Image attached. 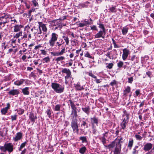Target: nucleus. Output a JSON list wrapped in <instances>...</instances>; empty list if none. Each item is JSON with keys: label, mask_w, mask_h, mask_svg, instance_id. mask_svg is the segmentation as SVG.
Returning <instances> with one entry per match:
<instances>
[{"label": "nucleus", "mask_w": 154, "mask_h": 154, "mask_svg": "<svg viewBox=\"0 0 154 154\" xmlns=\"http://www.w3.org/2000/svg\"><path fill=\"white\" fill-rule=\"evenodd\" d=\"M98 27L102 29V30H100L98 32L96 33L95 35V38H101L104 39L106 34V31L105 27L103 24L101 23V22L99 20V22L97 23Z\"/></svg>", "instance_id": "f257e3e1"}, {"label": "nucleus", "mask_w": 154, "mask_h": 154, "mask_svg": "<svg viewBox=\"0 0 154 154\" xmlns=\"http://www.w3.org/2000/svg\"><path fill=\"white\" fill-rule=\"evenodd\" d=\"M58 37V35L55 32L52 33L51 38L49 41L48 44L50 46L53 47L55 45Z\"/></svg>", "instance_id": "f03ea898"}, {"label": "nucleus", "mask_w": 154, "mask_h": 154, "mask_svg": "<svg viewBox=\"0 0 154 154\" xmlns=\"http://www.w3.org/2000/svg\"><path fill=\"white\" fill-rule=\"evenodd\" d=\"M0 149L3 152L8 151L9 152H11L13 150V145L11 143H6L4 146H0Z\"/></svg>", "instance_id": "7ed1b4c3"}, {"label": "nucleus", "mask_w": 154, "mask_h": 154, "mask_svg": "<svg viewBox=\"0 0 154 154\" xmlns=\"http://www.w3.org/2000/svg\"><path fill=\"white\" fill-rule=\"evenodd\" d=\"M26 26L20 25V39H25L26 38L27 35L26 33L25 29Z\"/></svg>", "instance_id": "20e7f679"}, {"label": "nucleus", "mask_w": 154, "mask_h": 154, "mask_svg": "<svg viewBox=\"0 0 154 154\" xmlns=\"http://www.w3.org/2000/svg\"><path fill=\"white\" fill-rule=\"evenodd\" d=\"M58 19L54 20H53L50 21L48 23L50 24V26L52 28V29L56 30L60 27V23L58 22Z\"/></svg>", "instance_id": "39448f33"}, {"label": "nucleus", "mask_w": 154, "mask_h": 154, "mask_svg": "<svg viewBox=\"0 0 154 154\" xmlns=\"http://www.w3.org/2000/svg\"><path fill=\"white\" fill-rule=\"evenodd\" d=\"M35 45V43H32L29 45V51H32L33 53H35L36 51H38L39 49L42 47L41 45L40 44L38 45H37L35 46L34 49L33 50H32V47L34 46Z\"/></svg>", "instance_id": "423d86ee"}, {"label": "nucleus", "mask_w": 154, "mask_h": 154, "mask_svg": "<svg viewBox=\"0 0 154 154\" xmlns=\"http://www.w3.org/2000/svg\"><path fill=\"white\" fill-rule=\"evenodd\" d=\"M62 48L60 52H51V53L54 56H61L66 53L65 47H64L63 46H62Z\"/></svg>", "instance_id": "0eeeda50"}, {"label": "nucleus", "mask_w": 154, "mask_h": 154, "mask_svg": "<svg viewBox=\"0 0 154 154\" xmlns=\"http://www.w3.org/2000/svg\"><path fill=\"white\" fill-rule=\"evenodd\" d=\"M61 72L63 73H65L66 74V75L65 77V79H67L71 77V72L69 69L66 68L63 69Z\"/></svg>", "instance_id": "6e6552de"}, {"label": "nucleus", "mask_w": 154, "mask_h": 154, "mask_svg": "<svg viewBox=\"0 0 154 154\" xmlns=\"http://www.w3.org/2000/svg\"><path fill=\"white\" fill-rule=\"evenodd\" d=\"M71 126L73 131L76 130L77 131H78V125H77V119H73L72 122Z\"/></svg>", "instance_id": "1a4fd4ad"}, {"label": "nucleus", "mask_w": 154, "mask_h": 154, "mask_svg": "<svg viewBox=\"0 0 154 154\" xmlns=\"http://www.w3.org/2000/svg\"><path fill=\"white\" fill-rule=\"evenodd\" d=\"M123 53L122 58L124 60H125L127 58L129 54V51L125 48L123 50Z\"/></svg>", "instance_id": "9d476101"}, {"label": "nucleus", "mask_w": 154, "mask_h": 154, "mask_svg": "<svg viewBox=\"0 0 154 154\" xmlns=\"http://www.w3.org/2000/svg\"><path fill=\"white\" fill-rule=\"evenodd\" d=\"M38 24L39 28H42V29L44 32H47V29L46 26L45 24L43 23L42 22H38Z\"/></svg>", "instance_id": "9b49d317"}, {"label": "nucleus", "mask_w": 154, "mask_h": 154, "mask_svg": "<svg viewBox=\"0 0 154 154\" xmlns=\"http://www.w3.org/2000/svg\"><path fill=\"white\" fill-rule=\"evenodd\" d=\"M21 1V4L20 5L21 7H23L24 8H26L29 9L30 8V6L27 4L26 1V0H20Z\"/></svg>", "instance_id": "f8f14e48"}, {"label": "nucleus", "mask_w": 154, "mask_h": 154, "mask_svg": "<svg viewBox=\"0 0 154 154\" xmlns=\"http://www.w3.org/2000/svg\"><path fill=\"white\" fill-rule=\"evenodd\" d=\"M108 10L109 12L116 13L117 11L116 6L113 5L110 6L109 7V8L108 9Z\"/></svg>", "instance_id": "ddd939ff"}, {"label": "nucleus", "mask_w": 154, "mask_h": 154, "mask_svg": "<svg viewBox=\"0 0 154 154\" xmlns=\"http://www.w3.org/2000/svg\"><path fill=\"white\" fill-rule=\"evenodd\" d=\"M152 144L150 143H147L144 145L143 149L145 151H148L152 148Z\"/></svg>", "instance_id": "4468645a"}, {"label": "nucleus", "mask_w": 154, "mask_h": 154, "mask_svg": "<svg viewBox=\"0 0 154 154\" xmlns=\"http://www.w3.org/2000/svg\"><path fill=\"white\" fill-rule=\"evenodd\" d=\"M90 3L88 1H87L83 3L79 4L78 5V7L80 8H87L88 7Z\"/></svg>", "instance_id": "2eb2a0df"}, {"label": "nucleus", "mask_w": 154, "mask_h": 154, "mask_svg": "<svg viewBox=\"0 0 154 154\" xmlns=\"http://www.w3.org/2000/svg\"><path fill=\"white\" fill-rule=\"evenodd\" d=\"M27 48V44L23 43L20 48L21 49L20 50V54H21L22 52H24L26 50V48Z\"/></svg>", "instance_id": "dca6fc26"}, {"label": "nucleus", "mask_w": 154, "mask_h": 154, "mask_svg": "<svg viewBox=\"0 0 154 154\" xmlns=\"http://www.w3.org/2000/svg\"><path fill=\"white\" fill-rule=\"evenodd\" d=\"M64 43V42L63 41L62 39H60L57 42H56L55 46L57 47H58L59 49L60 47L62 46V45Z\"/></svg>", "instance_id": "f3484780"}, {"label": "nucleus", "mask_w": 154, "mask_h": 154, "mask_svg": "<svg viewBox=\"0 0 154 154\" xmlns=\"http://www.w3.org/2000/svg\"><path fill=\"white\" fill-rule=\"evenodd\" d=\"M10 105L9 103L7 104V106L2 109L1 110V112L2 114L5 115L7 112L8 110L9 109Z\"/></svg>", "instance_id": "a211bd4d"}, {"label": "nucleus", "mask_w": 154, "mask_h": 154, "mask_svg": "<svg viewBox=\"0 0 154 154\" xmlns=\"http://www.w3.org/2000/svg\"><path fill=\"white\" fill-rule=\"evenodd\" d=\"M54 90L57 93H60L63 91V87H52Z\"/></svg>", "instance_id": "6ab92c4d"}, {"label": "nucleus", "mask_w": 154, "mask_h": 154, "mask_svg": "<svg viewBox=\"0 0 154 154\" xmlns=\"http://www.w3.org/2000/svg\"><path fill=\"white\" fill-rule=\"evenodd\" d=\"M149 57L147 55H145L144 57H141V62L142 63L145 64L147 60H149Z\"/></svg>", "instance_id": "aec40b11"}, {"label": "nucleus", "mask_w": 154, "mask_h": 154, "mask_svg": "<svg viewBox=\"0 0 154 154\" xmlns=\"http://www.w3.org/2000/svg\"><path fill=\"white\" fill-rule=\"evenodd\" d=\"M71 116L73 117V119H76V117L77 116L76 109H72Z\"/></svg>", "instance_id": "412c9836"}, {"label": "nucleus", "mask_w": 154, "mask_h": 154, "mask_svg": "<svg viewBox=\"0 0 154 154\" xmlns=\"http://www.w3.org/2000/svg\"><path fill=\"white\" fill-rule=\"evenodd\" d=\"M91 123L92 126L94 125V124L97 125L98 123V120L97 118L95 117H93L91 119Z\"/></svg>", "instance_id": "4be33fe9"}, {"label": "nucleus", "mask_w": 154, "mask_h": 154, "mask_svg": "<svg viewBox=\"0 0 154 154\" xmlns=\"http://www.w3.org/2000/svg\"><path fill=\"white\" fill-rule=\"evenodd\" d=\"M65 59V57L63 56L59 57L55 59V61L58 63L59 61H61L64 60Z\"/></svg>", "instance_id": "5701e85b"}, {"label": "nucleus", "mask_w": 154, "mask_h": 154, "mask_svg": "<svg viewBox=\"0 0 154 154\" xmlns=\"http://www.w3.org/2000/svg\"><path fill=\"white\" fill-rule=\"evenodd\" d=\"M128 28L127 27H123L122 29V32L123 35H125L128 32Z\"/></svg>", "instance_id": "b1692460"}, {"label": "nucleus", "mask_w": 154, "mask_h": 154, "mask_svg": "<svg viewBox=\"0 0 154 154\" xmlns=\"http://www.w3.org/2000/svg\"><path fill=\"white\" fill-rule=\"evenodd\" d=\"M29 88L28 87H26L25 88L22 89V92L23 94L25 95H28L29 94V91H28Z\"/></svg>", "instance_id": "393cba45"}, {"label": "nucleus", "mask_w": 154, "mask_h": 154, "mask_svg": "<svg viewBox=\"0 0 154 154\" xmlns=\"http://www.w3.org/2000/svg\"><path fill=\"white\" fill-rule=\"evenodd\" d=\"M18 93V91L16 90H14L11 91L9 93V94H12L13 95L17 94Z\"/></svg>", "instance_id": "a878e982"}, {"label": "nucleus", "mask_w": 154, "mask_h": 154, "mask_svg": "<svg viewBox=\"0 0 154 154\" xmlns=\"http://www.w3.org/2000/svg\"><path fill=\"white\" fill-rule=\"evenodd\" d=\"M63 38L65 42L66 45H68L69 43V40L68 37L67 36H63Z\"/></svg>", "instance_id": "bb28decb"}, {"label": "nucleus", "mask_w": 154, "mask_h": 154, "mask_svg": "<svg viewBox=\"0 0 154 154\" xmlns=\"http://www.w3.org/2000/svg\"><path fill=\"white\" fill-rule=\"evenodd\" d=\"M29 117L32 121H34L37 118V117L35 116L32 113L30 114Z\"/></svg>", "instance_id": "cd10ccee"}, {"label": "nucleus", "mask_w": 154, "mask_h": 154, "mask_svg": "<svg viewBox=\"0 0 154 154\" xmlns=\"http://www.w3.org/2000/svg\"><path fill=\"white\" fill-rule=\"evenodd\" d=\"M86 150V148L84 146L80 148L79 149V152L81 154H84Z\"/></svg>", "instance_id": "c85d7f7f"}, {"label": "nucleus", "mask_w": 154, "mask_h": 154, "mask_svg": "<svg viewBox=\"0 0 154 154\" xmlns=\"http://www.w3.org/2000/svg\"><path fill=\"white\" fill-rule=\"evenodd\" d=\"M128 122V121L123 120L121 124L122 128L123 129H124L126 127V125Z\"/></svg>", "instance_id": "c756f323"}, {"label": "nucleus", "mask_w": 154, "mask_h": 154, "mask_svg": "<svg viewBox=\"0 0 154 154\" xmlns=\"http://www.w3.org/2000/svg\"><path fill=\"white\" fill-rule=\"evenodd\" d=\"M72 46H75L78 43V40L76 39H74L70 40Z\"/></svg>", "instance_id": "7c9ffc66"}, {"label": "nucleus", "mask_w": 154, "mask_h": 154, "mask_svg": "<svg viewBox=\"0 0 154 154\" xmlns=\"http://www.w3.org/2000/svg\"><path fill=\"white\" fill-rule=\"evenodd\" d=\"M42 60L44 61L43 63H48L50 61V58L49 56L46 57L44 58H43Z\"/></svg>", "instance_id": "2f4dec72"}, {"label": "nucleus", "mask_w": 154, "mask_h": 154, "mask_svg": "<svg viewBox=\"0 0 154 154\" xmlns=\"http://www.w3.org/2000/svg\"><path fill=\"white\" fill-rule=\"evenodd\" d=\"M85 57H88L91 59H94V57H92V56L90 55L88 52H87L85 54Z\"/></svg>", "instance_id": "473e14b6"}, {"label": "nucleus", "mask_w": 154, "mask_h": 154, "mask_svg": "<svg viewBox=\"0 0 154 154\" xmlns=\"http://www.w3.org/2000/svg\"><path fill=\"white\" fill-rule=\"evenodd\" d=\"M124 63L123 62L121 61H119L117 63V66L119 68H121L123 67Z\"/></svg>", "instance_id": "72a5a7b5"}, {"label": "nucleus", "mask_w": 154, "mask_h": 154, "mask_svg": "<svg viewBox=\"0 0 154 154\" xmlns=\"http://www.w3.org/2000/svg\"><path fill=\"white\" fill-rule=\"evenodd\" d=\"M19 140V132H18L15 137H14L13 140L17 141Z\"/></svg>", "instance_id": "f704fd0d"}, {"label": "nucleus", "mask_w": 154, "mask_h": 154, "mask_svg": "<svg viewBox=\"0 0 154 154\" xmlns=\"http://www.w3.org/2000/svg\"><path fill=\"white\" fill-rule=\"evenodd\" d=\"M35 31L37 30L36 29H35ZM42 33V30L41 29V28H40L39 27H38V29H37V31H35V32H34V33L35 34H36L37 35H38L39 34H41Z\"/></svg>", "instance_id": "c9c22d12"}, {"label": "nucleus", "mask_w": 154, "mask_h": 154, "mask_svg": "<svg viewBox=\"0 0 154 154\" xmlns=\"http://www.w3.org/2000/svg\"><path fill=\"white\" fill-rule=\"evenodd\" d=\"M14 31L17 32L19 31V26L18 25H16L14 26Z\"/></svg>", "instance_id": "e433bc0d"}, {"label": "nucleus", "mask_w": 154, "mask_h": 154, "mask_svg": "<svg viewBox=\"0 0 154 154\" xmlns=\"http://www.w3.org/2000/svg\"><path fill=\"white\" fill-rule=\"evenodd\" d=\"M69 101L70 104V105L72 109H76V108L75 107V105L72 101L71 100H69Z\"/></svg>", "instance_id": "4c0bfd02"}, {"label": "nucleus", "mask_w": 154, "mask_h": 154, "mask_svg": "<svg viewBox=\"0 0 154 154\" xmlns=\"http://www.w3.org/2000/svg\"><path fill=\"white\" fill-rule=\"evenodd\" d=\"M112 43L114 45V48H119V47L118 46V45L116 44V41L113 38H112Z\"/></svg>", "instance_id": "58836bf2"}, {"label": "nucleus", "mask_w": 154, "mask_h": 154, "mask_svg": "<svg viewBox=\"0 0 154 154\" xmlns=\"http://www.w3.org/2000/svg\"><path fill=\"white\" fill-rule=\"evenodd\" d=\"M121 149V147L120 146L119 148L116 147L115 148V150L114 151V153L115 154H118L120 152Z\"/></svg>", "instance_id": "ea45409f"}, {"label": "nucleus", "mask_w": 154, "mask_h": 154, "mask_svg": "<svg viewBox=\"0 0 154 154\" xmlns=\"http://www.w3.org/2000/svg\"><path fill=\"white\" fill-rule=\"evenodd\" d=\"M113 64L112 63H109L108 64V65L106 66V67L107 69H111L112 68Z\"/></svg>", "instance_id": "a19ab883"}, {"label": "nucleus", "mask_w": 154, "mask_h": 154, "mask_svg": "<svg viewBox=\"0 0 154 154\" xmlns=\"http://www.w3.org/2000/svg\"><path fill=\"white\" fill-rule=\"evenodd\" d=\"M91 29L93 31H98V29L97 27L95 25H93L90 26Z\"/></svg>", "instance_id": "79ce46f5"}, {"label": "nucleus", "mask_w": 154, "mask_h": 154, "mask_svg": "<svg viewBox=\"0 0 154 154\" xmlns=\"http://www.w3.org/2000/svg\"><path fill=\"white\" fill-rule=\"evenodd\" d=\"M115 146V142L113 141L109 144L107 146L108 148L110 149L113 148Z\"/></svg>", "instance_id": "37998d69"}, {"label": "nucleus", "mask_w": 154, "mask_h": 154, "mask_svg": "<svg viewBox=\"0 0 154 154\" xmlns=\"http://www.w3.org/2000/svg\"><path fill=\"white\" fill-rule=\"evenodd\" d=\"M123 117V120L128 121V114L125 113H124V115Z\"/></svg>", "instance_id": "c03bdc74"}, {"label": "nucleus", "mask_w": 154, "mask_h": 154, "mask_svg": "<svg viewBox=\"0 0 154 154\" xmlns=\"http://www.w3.org/2000/svg\"><path fill=\"white\" fill-rule=\"evenodd\" d=\"M4 14H5V15L4 16H2L1 17L2 20L3 18H5L6 19H7L9 17V16H10L9 15L7 14H5V13H4Z\"/></svg>", "instance_id": "a18cd8bd"}, {"label": "nucleus", "mask_w": 154, "mask_h": 154, "mask_svg": "<svg viewBox=\"0 0 154 154\" xmlns=\"http://www.w3.org/2000/svg\"><path fill=\"white\" fill-rule=\"evenodd\" d=\"M84 23L85 26H86L87 25L93 24V22H89V20H84Z\"/></svg>", "instance_id": "49530a36"}, {"label": "nucleus", "mask_w": 154, "mask_h": 154, "mask_svg": "<svg viewBox=\"0 0 154 154\" xmlns=\"http://www.w3.org/2000/svg\"><path fill=\"white\" fill-rule=\"evenodd\" d=\"M12 83H14L16 85L19 86V80L15 81V80L14 79L12 81Z\"/></svg>", "instance_id": "de8ad7c7"}, {"label": "nucleus", "mask_w": 154, "mask_h": 154, "mask_svg": "<svg viewBox=\"0 0 154 154\" xmlns=\"http://www.w3.org/2000/svg\"><path fill=\"white\" fill-rule=\"evenodd\" d=\"M146 74L150 78H151L153 76L152 72L149 71H148L146 72Z\"/></svg>", "instance_id": "09e8293b"}, {"label": "nucleus", "mask_w": 154, "mask_h": 154, "mask_svg": "<svg viewBox=\"0 0 154 154\" xmlns=\"http://www.w3.org/2000/svg\"><path fill=\"white\" fill-rule=\"evenodd\" d=\"M88 75L90 76H91V77L92 78H94V79H96V76H95L94 75L93 73H92V71H91V72H89L88 73Z\"/></svg>", "instance_id": "8fccbe9b"}, {"label": "nucleus", "mask_w": 154, "mask_h": 154, "mask_svg": "<svg viewBox=\"0 0 154 154\" xmlns=\"http://www.w3.org/2000/svg\"><path fill=\"white\" fill-rule=\"evenodd\" d=\"M133 140H130L128 143V146L129 147H130V148L132 146L133 144Z\"/></svg>", "instance_id": "3c124183"}, {"label": "nucleus", "mask_w": 154, "mask_h": 154, "mask_svg": "<svg viewBox=\"0 0 154 154\" xmlns=\"http://www.w3.org/2000/svg\"><path fill=\"white\" fill-rule=\"evenodd\" d=\"M83 110L87 113H88L89 112V109L88 107H85L82 108Z\"/></svg>", "instance_id": "603ef678"}, {"label": "nucleus", "mask_w": 154, "mask_h": 154, "mask_svg": "<svg viewBox=\"0 0 154 154\" xmlns=\"http://www.w3.org/2000/svg\"><path fill=\"white\" fill-rule=\"evenodd\" d=\"M22 84L26 85V81L25 80L23 79L20 80V85Z\"/></svg>", "instance_id": "864d4df0"}, {"label": "nucleus", "mask_w": 154, "mask_h": 154, "mask_svg": "<svg viewBox=\"0 0 154 154\" xmlns=\"http://www.w3.org/2000/svg\"><path fill=\"white\" fill-rule=\"evenodd\" d=\"M26 14L25 13H23V12H21L20 13V17L21 18H23V17H24L25 16H26Z\"/></svg>", "instance_id": "5fc2aeb1"}, {"label": "nucleus", "mask_w": 154, "mask_h": 154, "mask_svg": "<svg viewBox=\"0 0 154 154\" xmlns=\"http://www.w3.org/2000/svg\"><path fill=\"white\" fill-rule=\"evenodd\" d=\"M130 91V87H127L124 91V93L125 94H126L127 93H129Z\"/></svg>", "instance_id": "6e6d98bb"}, {"label": "nucleus", "mask_w": 154, "mask_h": 154, "mask_svg": "<svg viewBox=\"0 0 154 154\" xmlns=\"http://www.w3.org/2000/svg\"><path fill=\"white\" fill-rule=\"evenodd\" d=\"M32 3L34 6L35 7L38 6V3L36 2V0H33L32 1Z\"/></svg>", "instance_id": "4d7b16f0"}, {"label": "nucleus", "mask_w": 154, "mask_h": 154, "mask_svg": "<svg viewBox=\"0 0 154 154\" xmlns=\"http://www.w3.org/2000/svg\"><path fill=\"white\" fill-rule=\"evenodd\" d=\"M60 105H56L55 108V110L57 111H59L60 110Z\"/></svg>", "instance_id": "13d9d810"}, {"label": "nucleus", "mask_w": 154, "mask_h": 154, "mask_svg": "<svg viewBox=\"0 0 154 154\" xmlns=\"http://www.w3.org/2000/svg\"><path fill=\"white\" fill-rule=\"evenodd\" d=\"M46 113L49 118L51 117V112L50 109H48L46 111Z\"/></svg>", "instance_id": "bf43d9fd"}, {"label": "nucleus", "mask_w": 154, "mask_h": 154, "mask_svg": "<svg viewBox=\"0 0 154 154\" xmlns=\"http://www.w3.org/2000/svg\"><path fill=\"white\" fill-rule=\"evenodd\" d=\"M135 137L137 140H141L142 138V137L141 136L137 134L135 135Z\"/></svg>", "instance_id": "052dcab7"}, {"label": "nucleus", "mask_w": 154, "mask_h": 154, "mask_svg": "<svg viewBox=\"0 0 154 154\" xmlns=\"http://www.w3.org/2000/svg\"><path fill=\"white\" fill-rule=\"evenodd\" d=\"M133 81V78L131 77L128 78V82L130 83H131Z\"/></svg>", "instance_id": "680f3d73"}, {"label": "nucleus", "mask_w": 154, "mask_h": 154, "mask_svg": "<svg viewBox=\"0 0 154 154\" xmlns=\"http://www.w3.org/2000/svg\"><path fill=\"white\" fill-rule=\"evenodd\" d=\"M40 51H41V54L45 55L47 54V51L45 50H41Z\"/></svg>", "instance_id": "e2e57ef3"}, {"label": "nucleus", "mask_w": 154, "mask_h": 154, "mask_svg": "<svg viewBox=\"0 0 154 154\" xmlns=\"http://www.w3.org/2000/svg\"><path fill=\"white\" fill-rule=\"evenodd\" d=\"M116 82L115 80H113L112 82H111L110 83V85L112 86H114L116 85Z\"/></svg>", "instance_id": "0e129e2a"}, {"label": "nucleus", "mask_w": 154, "mask_h": 154, "mask_svg": "<svg viewBox=\"0 0 154 154\" xmlns=\"http://www.w3.org/2000/svg\"><path fill=\"white\" fill-rule=\"evenodd\" d=\"M66 16H63V17L59 18L58 19V20H63L65 19H66Z\"/></svg>", "instance_id": "69168bd1"}, {"label": "nucleus", "mask_w": 154, "mask_h": 154, "mask_svg": "<svg viewBox=\"0 0 154 154\" xmlns=\"http://www.w3.org/2000/svg\"><path fill=\"white\" fill-rule=\"evenodd\" d=\"M59 84L57 83H52L51 85V87H59Z\"/></svg>", "instance_id": "338daca9"}, {"label": "nucleus", "mask_w": 154, "mask_h": 154, "mask_svg": "<svg viewBox=\"0 0 154 154\" xmlns=\"http://www.w3.org/2000/svg\"><path fill=\"white\" fill-rule=\"evenodd\" d=\"M138 151L135 148H134L133 149V151L132 152L133 154H137L138 153Z\"/></svg>", "instance_id": "774afa93"}]
</instances>
